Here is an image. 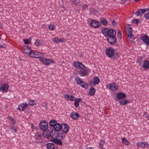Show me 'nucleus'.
<instances>
[{
	"mask_svg": "<svg viewBox=\"0 0 149 149\" xmlns=\"http://www.w3.org/2000/svg\"><path fill=\"white\" fill-rule=\"evenodd\" d=\"M31 57L36 58H40V61L46 65H49L54 63L53 60L47 58H44L43 60L42 59L44 58V55L39 52H33L30 54Z\"/></svg>",
	"mask_w": 149,
	"mask_h": 149,
	"instance_id": "nucleus-1",
	"label": "nucleus"
},
{
	"mask_svg": "<svg viewBox=\"0 0 149 149\" xmlns=\"http://www.w3.org/2000/svg\"><path fill=\"white\" fill-rule=\"evenodd\" d=\"M53 129L51 130L52 133H54L55 137L61 138L63 139L65 137V134L63 133L61 130L62 129V126L59 123H57L52 128Z\"/></svg>",
	"mask_w": 149,
	"mask_h": 149,
	"instance_id": "nucleus-2",
	"label": "nucleus"
},
{
	"mask_svg": "<svg viewBox=\"0 0 149 149\" xmlns=\"http://www.w3.org/2000/svg\"><path fill=\"white\" fill-rule=\"evenodd\" d=\"M102 32L104 36L108 37L109 36H116V31L113 29H109L107 28H104L102 29Z\"/></svg>",
	"mask_w": 149,
	"mask_h": 149,
	"instance_id": "nucleus-3",
	"label": "nucleus"
},
{
	"mask_svg": "<svg viewBox=\"0 0 149 149\" xmlns=\"http://www.w3.org/2000/svg\"><path fill=\"white\" fill-rule=\"evenodd\" d=\"M43 136L45 138H47L49 140L50 138L55 137L54 133H52L49 130L45 129L42 132Z\"/></svg>",
	"mask_w": 149,
	"mask_h": 149,
	"instance_id": "nucleus-4",
	"label": "nucleus"
},
{
	"mask_svg": "<svg viewBox=\"0 0 149 149\" xmlns=\"http://www.w3.org/2000/svg\"><path fill=\"white\" fill-rule=\"evenodd\" d=\"M115 51L114 49L111 47H107L105 51V53L107 56L111 58H112L113 56L114 52Z\"/></svg>",
	"mask_w": 149,
	"mask_h": 149,
	"instance_id": "nucleus-5",
	"label": "nucleus"
},
{
	"mask_svg": "<svg viewBox=\"0 0 149 149\" xmlns=\"http://www.w3.org/2000/svg\"><path fill=\"white\" fill-rule=\"evenodd\" d=\"M107 40L109 43L111 45H114L116 42V36H110L108 37Z\"/></svg>",
	"mask_w": 149,
	"mask_h": 149,
	"instance_id": "nucleus-6",
	"label": "nucleus"
},
{
	"mask_svg": "<svg viewBox=\"0 0 149 149\" xmlns=\"http://www.w3.org/2000/svg\"><path fill=\"white\" fill-rule=\"evenodd\" d=\"M39 127L42 130H44L47 129L48 128V123L46 121H41L39 124Z\"/></svg>",
	"mask_w": 149,
	"mask_h": 149,
	"instance_id": "nucleus-7",
	"label": "nucleus"
},
{
	"mask_svg": "<svg viewBox=\"0 0 149 149\" xmlns=\"http://www.w3.org/2000/svg\"><path fill=\"white\" fill-rule=\"evenodd\" d=\"M90 26L95 28H98L100 25V22L96 20H94L91 21L89 24Z\"/></svg>",
	"mask_w": 149,
	"mask_h": 149,
	"instance_id": "nucleus-8",
	"label": "nucleus"
},
{
	"mask_svg": "<svg viewBox=\"0 0 149 149\" xmlns=\"http://www.w3.org/2000/svg\"><path fill=\"white\" fill-rule=\"evenodd\" d=\"M141 39L147 45H149V37L147 35L143 34L141 36Z\"/></svg>",
	"mask_w": 149,
	"mask_h": 149,
	"instance_id": "nucleus-9",
	"label": "nucleus"
},
{
	"mask_svg": "<svg viewBox=\"0 0 149 149\" xmlns=\"http://www.w3.org/2000/svg\"><path fill=\"white\" fill-rule=\"evenodd\" d=\"M62 129L61 130V132L62 131V133L64 134V133L65 134L67 133L70 129L68 124L66 123H64L62 124Z\"/></svg>",
	"mask_w": 149,
	"mask_h": 149,
	"instance_id": "nucleus-10",
	"label": "nucleus"
},
{
	"mask_svg": "<svg viewBox=\"0 0 149 149\" xmlns=\"http://www.w3.org/2000/svg\"><path fill=\"white\" fill-rule=\"evenodd\" d=\"M128 26L129 27H127V35L129 38H133L134 39V36L133 35L132 33V28L130 26V25L129 24H128Z\"/></svg>",
	"mask_w": 149,
	"mask_h": 149,
	"instance_id": "nucleus-11",
	"label": "nucleus"
},
{
	"mask_svg": "<svg viewBox=\"0 0 149 149\" xmlns=\"http://www.w3.org/2000/svg\"><path fill=\"white\" fill-rule=\"evenodd\" d=\"M56 138V137H54L52 138H50L49 140L51 141L54 142L57 144L61 146L62 144V141L61 140Z\"/></svg>",
	"mask_w": 149,
	"mask_h": 149,
	"instance_id": "nucleus-12",
	"label": "nucleus"
},
{
	"mask_svg": "<svg viewBox=\"0 0 149 149\" xmlns=\"http://www.w3.org/2000/svg\"><path fill=\"white\" fill-rule=\"evenodd\" d=\"M142 67L144 70H147L149 69V61L145 60L143 61V65Z\"/></svg>",
	"mask_w": 149,
	"mask_h": 149,
	"instance_id": "nucleus-13",
	"label": "nucleus"
},
{
	"mask_svg": "<svg viewBox=\"0 0 149 149\" xmlns=\"http://www.w3.org/2000/svg\"><path fill=\"white\" fill-rule=\"evenodd\" d=\"M29 104H27L26 102H25V103H22L19 106L18 110L21 111H23L27 107V106Z\"/></svg>",
	"mask_w": 149,
	"mask_h": 149,
	"instance_id": "nucleus-14",
	"label": "nucleus"
},
{
	"mask_svg": "<svg viewBox=\"0 0 149 149\" xmlns=\"http://www.w3.org/2000/svg\"><path fill=\"white\" fill-rule=\"evenodd\" d=\"M74 65L76 68H79L81 69H84L85 67V66L82 63L80 62H78L77 63L75 62L74 63Z\"/></svg>",
	"mask_w": 149,
	"mask_h": 149,
	"instance_id": "nucleus-15",
	"label": "nucleus"
},
{
	"mask_svg": "<svg viewBox=\"0 0 149 149\" xmlns=\"http://www.w3.org/2000/svg\"><path fill=\"white\" fill-rule=\"evenodd\" d=\"M110 89L112 91H115L118 88V86L117 84L114 82L109 85Z\"/></svg>",
	"mask_w": 149,
	"mask_h": 149,
	"instance_id": "nucleus-16",
	"label": "nucleus"
},
{
	"mask_svg": "<svg viewBox=\"0 0 149 149\" xmlns=\"http://www.w3.org/2000/svg\"><path fill=\"white\" fill-rule=\"evenodd\" d=\"M80 116V115L78 113L75 112H73L70 114L71 117L74 120L77 119Z\"/></svg>",
	"mask_w": 149,
	"mask_h": 149,
	"instance_id": "nucleus-17",
	"label": "nucleus"
},
{
	"mask_svg": "<svg viewBox=\"0 0 149 149\" xmlns=\"http://www.w3.org/2000/svg\"><path fill=\"white\" fill-rule=\"evenodd\" d=\"M117 97L118 100L125 98L126 97V95L125 93L122 92L118 93L117 95Z\"/></svg>",
	"mask_w": 149,
	"mask_h": 149,
	"instance_id": "nucleus-18",
	"label": "nucleus"
},
{
	"mask_svg": "<svg viewBox=\"0 0 149 149\" xmlns=\"http://www.w3.org/2000/svg\"><path fill=\"white\" fill-rule=\"evenodd\" d=\"M137 146L138 147H140L141 146V148H145V147H147V146L149 145V144L144 143L143 142H138L136 144Z\"/></svg>",
	"mask_w": 149,
	"mask_h": 149,
	"instance_id": "nucleus-19",
	"label": "nucleus"
},
{
	"mask_svg": "<svg viewBox=\"0 0 149 149\" xmlns=\"http://www.w3.org/2000/svg\"><path fill=\"white\" fill-rule=\"evenodd\" d=\"M82 70L79 71V74L81 76H84L88 74L87 70L86 69Z\"/></svg>",
	"mask_w": 149,
	"mask_h": 149,
	"instance_id": "nucleus-20",
	"label": "nucleus"
},
{
	"mask_svg": "<svg viewBox=\"0 0 149 149\" xmlns=\"http://www.w3.org/2000/svg\"><path fill=\"white\" fill-rule=\"evenodd\" d=\"M8 87L9 86L7 84H4L1 86L0 89L3 92H7Z\"/></svg>",
	"mask_w": 149,
	"mask_h": 149,
	"instance_id": "nucleus-21",
	"label": "nucleus"
},
{
	"mask_svg": "<svg viewBox=\"0 0 149 149\" xmlns=\"http://www.w3.org/2000/svg\"><path fill=\"white\" fill-rule=\"evenodd\" d=\"M144 11L143 9H139L136 12V15L137 16H141L144 13Z\"/></svg>",
	"mask_w": 149,
	"mask_h": 149,
	"instance_id": "nucleus-22",
	"label": "nucleus"
},
{
	"mask_svg": "<svg viewBox=\"0 0 149 149\" xmlns=\"http://www.w3.org/2000/svg\"><path fill=\"white\" fill-rule=\"evenodd\" d=\"M47 147L48 149H56L54 143H48L47 145Z\"/></svg>",
	"mask_w": 149,
	"mask_h": 149,
	"instance_id": "nucleus-23",
	"label": "nucleus"
},
{
	"mask_svg": "<svg viewBox=\"0 0 149 149\" xmlns=\"http://www.w3.org/2000/svg\"><path fill=\"white\" fill-rule=\"evenodd\" d=\"M95 89L92 86L91 87L89 90L88 94L90 95L93 96L95 93Z\"/></svg>",
	"mask_w": 149,
	"mask_h": 149,
	"instance_id": "nucleus-24",
	"label": "nucleus"
},
{
	"mask_svg": "<svg viewBox=\"0 0 149 149\" xmlns=\"http://www.w3.org/2000/svg\"><path fill=\"white\" fill-rule=\"evenodd\" d=\"M66 99L69 100L74 101V100L75 97L72 95H70L67 94H65L64 95Z\"/></svg>",
	"mask_w": 149,
	"mask_h": 149,
	"instance_id": "nucleus-25",
	"label": "nucleus"
},
{
	"mask_svg": "<svg viewBox=\"0 0 149 149\" xmlns=\"http://www.w3.org/2000/svg\"><path fill=\"white\" fill-rule=\"evenodd\" d=\"M100 21V23L104 26H106L108 23L107 20L104 18H102Z\"/></svg>",
	"mask_w": 149,
	"mask_h": 149,
	"instance_id": "nucleus-26",
	"label": "nucleus"
},
{
	"mask_svg": "<svg viewBox=\"0 0 149 149\" xmlns=\"http://www.w3.org/2000/svg\"><path fill=\"white\" fill-rule=\"evenodd\" d=\"M130 102L129 100H125L123 99L120 101V103L123 105H125L128 102Z\"/></svg>",
	"mask_w": 149,
	"mask_h": 149,
	"instance_id": "nucleus-27",
	"label": "nucleus"
},
{
	"mask_svg": "<svg viewBox=\"0 0 149 149\" xmlns=\"http://www.w3.org/2000/svg\"><path fill=\"white\" fill-rule=\"evenodd\" d=\"M57 123L56 121L54 120H52L49 123V125L52 128Z\"/></svg>",
	"mask_w": 149,
	"mask_h": 149,
	"instance_id": "nucleus-28",
	"label": "nucleus"
},
{
	"mask_svg": "<svg viewBox=\"0 0 149 149\" xmlns=\"http://www.w3.org/2000/svg\"><path fill=\"white\" fill-rule=\"evenodd\" d=\"M42 136V134L40 132H37L35 134V138L37 139L40 140L41 139Z\"/></svg>",
	"mask_w": 149,
	"mask_h": 149,
	"instance_id": "nucleus-29",
	"label": "nucleus"
},
{
	"mask_svg": "<svg viewBox=\"0 0 149 149\" xmlns=\"http://www.w3.org/2000/svg\"><path fill=\"white\" fill-rule=\"evenodd\" d=\"M79 85L80 86L85 88L87 89L88 88V85L87 84L83 81V82L79 84Z\"/></svg>",
	"mask_w": 149,
	"mask_h": 149,
	"instance_id": "nucleus-30",
	"label": "nucleus"
},
{
	"mask_svg": "<svg viewBox=\"0 0 149 149\" xmlns=\"http://www.w3.org/2000/svg\"><path fill=\"white\" fill-rule=\"evenodd\" d=\"M105 143V141L104 140H101L99 143L100 147L101 148H102L103 149H105V148H103V145Z\"/></svg>",
	"mask_w": 149,
	"mask_h": 149,
	"instance_id": "nucleus-31",
	"label": "nucleus"
},
{
	"mask_svg": "<svg viewBox=\"0 0 149 149\" xmlns=\"http://www.w3.org/2000/svg\"><path fill=\"white\" fill-rule=\"evenodd\" d=\"M121 139L122 143L125 144L127 145H128L130 144V143L125 138H122Z\"/></svg>",
	"mask_w": 149,
	"mask_h": 149,
	"instance_id": "nucleus-32",
	"label": "nucleus"
},
{
	"mask_svg": "<svg viewBox=\"0 0 149 149\" xmlns=\"http://www.w3.org/2000/svg\"><path fill=\"white\" fill-rule=\"evenodd\" d=\"M75 81L77 84H79L82 82H83V81H82L78 77H76L75 78Z\"/></svg>",
	"mask_w": 149,
	"mask_h": 149,
	"instance_id": "nucleus-33",
	"label": "nucleus"
},
{
	"mask_svg": "<svg viewBox=\"0 0 149 149\" xmlns=\"http://www.w3.org/2000/svg\"><path fill=\"white\" fill-rule=\"evenodd\" d=\"M100 79L98 77H96L94 78V79L93 80V82L94 83V84H98L99 82Z\"/></svg>",
	"mask_w": 149,
	"mask_h": 149,
	"instance_id": "nucleus-34",
	"label": "nucleus"
},
{
	"mask_svg": "<svg viewBox=\"0 0 149 149\" xmlns=\"http://www.w3.org/2000/svg\"><path fill=\"white\" fill-rule=\"evenodd\" d=\"M114 55L113 56L112 58H116L119 56V52H118L117 51L116 52H114V54H113Z\"/></svg>",
	"mask_w": 149,
	"mask_h": 149,
	"instance_id": "nucleus-35",
	"label": "nucleus"
},
{
	"mask_svg": "<svg viewBox=\"0 0 149 149\" xmlns=\"http://www.w3.org/2000/svg\"><path fill=\"white\" fill-rule=\"evenodd\" d=\"M49 28L50 30L52 31L55 29L56 26L52 24H51L49 26Z\"/></svg>",
	"mask_w": 149,
	"mask_h": 149,
	"instance_id": "nucleus-36",
	"label": "nucleus"
},
{
	"mask_svg": "<svg viewBox=\"0 0 149 149\" xmlns=\"http://www.w3.org/2000/svg\"><path fill=\"white\" fill-rule=\"evenodd\" d=\"M29 104L33 106L36 103H34V100L29 99Z\"/></svg>",
	"mask_w": 149,
	"mask_h": 149,
	"instance_id": "nucleus-37",
	"label": "nucleus"
},
{
	"mask_svg": "<svg viewBox=\"0 0 149 149\" xmlns=\"http://www.w3.org/2000/svg\"><path fill=\"white\" fill-rule=\"evenodd\" d=\"M118 37V38H120V39L122 38V36L121 34V31L120 30H118V33L117 34Z\"/></svg>",
	"mask_w": 149,
	"mask_h": 149,
	"instance_id": "nucleus-38",
	"label": "nucleus"
},
{
	"mask_svg": "<svg viewBox=\"0 0 149 149\" xmlns=\"http://www.w3.org/2000/svg\"><path fill=\"white\" fill-rule=\"evenodd\" d=\"M53 41L55 42L58 43L59 41H61V40L58 38H55L53 39Z\"/></svg>",
	"mask_w": 149,
	"mask_h": 149,
	"instance_id": "nucleus-39",
	"label": "nucleus"
},
{
	"mask_svg": "<svg viewBox=\"0 0 149 149\" xmlns=\"http://www.w3.org/2000/svg\"><path fill=\"white\" fill-rule=\"evenodd\" d=\"M32 52H33L32 51V49H31V51L26 50L25 52V53L28 54L30 57H31V55H30V54H31Z\"/></svg>",
	"mask_w": 149,
	"mask_h": 149,
	"instance_id": "nucleus-40",
	"label": "nucleus"
},
{
	"mask_svg": "<svg viewBox=\"0 0 149 149\" xmlns=\"http://www.w3.org/2000/svg\"><path fill=\"white\" fill-rule=\"evenodd\" d=\"M132 22H133L134 23L136 24H137L139 22V20L137 19H134L132 20Z\"/></svg>",
	"mask_w": 149,
	"mask_h": 149,
	"instance_id": "nucleus-41",
	"label": "nucleus"
},
{
	"mask_svg": "<svg viewBox=\"0 0 149 149\" xmlns=\"http://www.w3.org/2000/svg\"><path fill=\"white\" fill-rule=\"evenodd\" d=\"M74 104L75 107V108H77L79 106V103L77 102L76 101H75L74 102Z\"/></svg>",
	"mask_w": 149,
	"mask_h": 149,
	"instance_id": "nucleus-42",
	"label": "nucleus"
},
{
	"mask_svg": "<svg viewBox=\"0 0 149 149\" xmlns=\"http://www.w3.org/2000/svg\"><path fill=\"white\" fill-rule=\"evenodd\" d=\"M142 57L140 56L138 57L137 59V62L140 64L142 61Z\"/></svg>",
	"mask_w": 149,
	"mask_h": 149,
	"instance_id": "nucleus-43",
	"label": "nucleus"
},
{
	"mask_svg": "<svg viewBox=\"0 0 149 149\" xmlns=\"http://www.w3.org/2000/svg\"><path fill=\"white\" fill-rule=\"evenodd\" d=\"M24 42L25 44H28L30 43V41L28 39H24Z\"/></svg>",
	"mask_w": 149,
	"mask_h": 149,
	"instance_id": "nucleus-44",
	"label": "nucleus"
},
{
	"mask_svg": "<svg viewBox=\"0 0 149 149\" xmlns=\"http://www.w3.org/2000/svg\"><path fill=\"white\" fill-rule=\"evenodd\" d=\"M79 3V1H77V0H74L72 1V3L74 5H77Z\"/></svg>",
	"mask_w": 149,
	"mask_h": 149,
	"instance_id": "nucleus-45",
	"label": "nucleus"
},
{
	"mask_svg": "<svg viewBox=\"0 0 149 149\" xmlns=\"http://www.w3.org/2000/svg\"><path fill=\"white\" fill-rule=\"evenodd\" d=\"M88 5L86 4H84L83 6V10H86V8H88Z\"/></svg>",
	"mask_w": 149,
	"mask_h": 149,
	"instance_id": "nucleus-46",
	"label": "nucleus"
},
{
	"mask_svg": "<svg viewBox=\"0 0 149 149\" xmlns=\"http://www.w3.org/2000/svg\"><path fill=\"white\" fill-rule=\"evenodd\" d=\"M39 40H36V41L35 42V44L36 46H38L39 45Z\"/></svg>",
	"mask_w": 149,
	"mask_h": 149,
	"instance_id": "nucleus-47",
	"label": "nucleus"
},
{
	"mask_svg": "<svg viewBox=\"0 0 149 149\" xmlns=\"http://www.w3.org/2000/svg\"><path fill=\"white\" fill-rule=\"evenodd\" d=\"M76 101L77 102H78L79 103V102H81L82 100V99L80 98H76Z\"/></svg>",
	"mask_w": 149,
	"mask_h": 149,
	"instance_id": "nucleus-48",
	"label": "nucleus"
},
{
	"mask_svg": "<svg viewBox=\"0 0 149 149\" xmlns=\"http://www.w3.org/2000/svg\"><path fill=\"white\" fill-rule=\"evenodd\" d=\"M148 13H147L146 14H145L144 16L147 19H149V17L148 16Z\"/></svg>",
	"mask_w": 149,
	"mask_h": 149,
	"instance_id": "nucleus-49",
	"label": "nucleus"
},
{
	"mask_svg": "<svg viewBox=\"0 0 149 149\" xmlns=\"http://www.w3.org/2000/svg\"><path fill=\"white\" fill-rule=\"evenodd\" d=\"M90 86H94L95 85V84H94V83L93 82V81H91V82H90Z\"/></svg>",
	"mask_w": 149,
	"mask_h": 149,
	"instance_id": "nucleus-50",
	"label": "nucleus"
},
{
	"mask_svg": "<svg viewBox=\"0 0 149 149\" xmlns=\"http://www.w3.org/2000/svg\"><path fill=\"white\" fill-rule=\"evenodd\" d=\"M42 106L47 107V104L45 102H43L42 103Z\"/></svg>",
	"mask_w": 149,
	"mask_h": 149,
	"instance_id": "nucleus-51",
	"label": "nucleus"
},
{
	"mask_svg": "<svg viewBox=\"0 0 149 149\" xmlns=\"http://www.w3.org/2000/svg\"><path fill=\"white\" fill-rule=\"evenodd\" d=\"M112 24L113 25H114V26L116 25V24H117L115 20H113L112 21Z\"/></svg>",
	"mask_w": 149,
	"mask_h": 149,
	"instance_id": "nucleus-52",
	"label": "nucleus"
},
{
	"mask_svg": "<svg viewBox=\"0 0 149 149\" xmlns=\"http://www.w3.org/2000/svg\"><path fill=\"white\" fill-rule=\"evenodd\" d=\"M11 129L13 130V131H14L15 132H16L17 129L16 128H15L13 126L12 127V128Z\"/></svg>",
	"mask_w": 149,
	"mask_h": 149,
	"instance_id": "nucleus-53",
	"label": "nucleus"
},
{
	"mask_svg": "<svg viewBox=\"0 0 149 149\" xmlns=\"http://www.w3.org/2000/svg\"><path fill=\"white\" fill-rule=\"evenodd\" d=\"M12 123L13 125H14L16 123L15 120L14 119H13V120L12 121Z\"/></svg>",
	"mask_w": 149,
	"mask_h": 149,
	"instance_id": "nucleus-54",
	"label": "nucleus"
},
{
	"mask_svg": "<svg viewBox=\"0 0 149 149\" xmlns=\"http://www.w3.org/2000/svg\"><path fill=\"white\" fill-rule=\"evenodd\" d=\"M8 117L10 119V120H11L12 121V120H13V119H14L12 118L11 116H8Z\"/></svg>",
	"mask_w": 149,
	"mask_h": 149,
	"instance_id": "nucleus-55",
	"label": "nucleus"
},
{
	"mask_svg": "<svg viewBox=\"0 0 149 149\" xmlns=\"http://www.w3.org/2000/svg\"><path fill=\"white\" fill-rule=\"evenodd\" d=\"M143 10H145L144 11V13L146 12H147V11H148L149 10V9L148 8H145V9H143Z\"/></svg>",
	"mask_w": 149,
	"mask_h": 149,
	"instance_id": "nucleus-56",
	"label": "nucleus"
},
{
	"mask_svg": "<svg viewBox=\"0 0 149 149\" xmlns=\"http://www.w3.org/2000/svg\"><path fill=\"white\" fill-rule=\"evenodd\" d=\"M4 47V46L3 45H0V48H3Z\"/></svg>",
	"mask_w": 149,
	"mask_h": 149,
	"instance_id": "nucleus-57",
	"label": "nucleus"
},
{
	"mask_svg": "<svg viewBox=\"0 0 149 149\" xmlns=\"http://www.w3.org/2000/svg\"><path fill=\"white\" fill-rule=\"evenodd\" d=\"M94 148L91 147H88L87 148V149H94Z\"/></svg>",
	"mask_w": 149,
	"mask_h": 149,
	"instance_id": "nucleus-58",
	"label": "nucleus"
},
{
	"mask_svg": "<svg viewBox=\"0 0 149 149\" xmlns=\"http://www.w3.org/2000/svg\"><path fill=\"white\" fill-rule=\"evenodd\" d=\"M26 48L27 49L29 50L30 49H31V47H29V46H26Z\"/></svg>",
	"mask_w": 149,
	"mask_h": 149,
	"instance_id": "nucleus-59",
	"label": "nucleus"
},
{
	"mask_svg": "<svg viewBox=\"0 0 149 149\" xmlns=\"http://www.w3.org/2000/svg\"><path fill=\"white\" fill-rule=\"evenodd\" d=\"M2 26L0 24V28H1V27H2Z\"/></svg>",
	"mask_w": 149,
	"mask_h": 149,
	"instance_id": "nucleus-60",
	"label": "nucleus"
},
{
	"mask_svg": "<svg viewBox=\"0 0 149 149\" xmlns=\"http://www.w3.org/2000/svg\"><path fill=\"white\" fill-rule=\"evenodd\" d=\"M31 126H32V127H33V124H31Z\"/></svg>",
	"mask_w": 149,
	"mask_h": 149,
	"instance_id": "nucleus-61",
	"label": "nucleus"
}]
</instances>
